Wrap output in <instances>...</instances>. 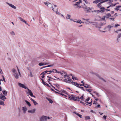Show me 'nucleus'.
<instances>
[{"label": "nucleus", "mask_w": 121, "mask_h": 121, "mask_svg": "<svg viewBox=\"0 0 121 121\" xmlns=\"http://www.w3.org/2000/svg\"><path fill=\"white\" fill-rule=\"evenodd\" d=\"M108 1H109V3H111L112 1V0H96L95 1H93V3H97L100 2L98 5V7H100L102 6L101 5L102 3Z\"/></svg>", "instance_id": "obj_1"}, {"label": "nucleus", "mask_w": 121, "mask_h": 121, "mask_svg": "<svg viewBox=\"0 0 121 121\" xmlns=\"http://www.w3.org/2000/svg\"><path fill=\"white\" fill-rule=\"evenodd\" d=\"M100 9V12H103L105 11L106 10L107 11H109L110 10V9H105V8L104 7H99Z\"/></svg>", "instance_id": "obj_2"}, {"label": "nucleus", "mask_w": 121, "mask_h": 121, "mask_svg": "<svg viewBox=\"0 0 121 121\" xmlns=\"http://www.w3.org/2000/svg\"><path fill=\"white\" fill-rule=\"evenodd\" d=\"M88 11V12H97V13H99L100 12L99 10H97V11H95L94 10L93 11V9L91 8H90L89 7V8Z\"/></svg>", "instance_id": "obj_3"}, {"label": "nucleus", "mask_w": 121, "mask_h": 121, "mask_svg": "<svg viewBox=\"0 0 121 121\" xmlns=\"http://www.w3.org/2000/svg\"><path fill=\"white\" fill-rule=\"evenodd\" d=\"M45 116H42L39 119V121H47Z\"/></svg>", "instance_id": "obj_4"}, {"label": "nucleus", "mask_w": 121, "mask_h": 121, "mask_svg": "<svg viewBox=\"0 0 121 121\" xmlns=\"http://www.w3.org/2000/svg\"><path fill=\"white\" fill-rule=\"evenodd\" d=\"M27 90L28 91H26V93L27 94H28L29 95H30L31 96H32L33 94V93L28 88Z\"/></svg>", "instance_id": "obj_5"}, {"label": "nucleus", "mask_w": 121, "mask_h": 121, "mask_svg": "<svg viewBox=\"0 0 121 121\" xmlns=\"http://www.w3.org/2000/svg\"><path fill=\"white\" fill-rule=\"evenodd\" d=\"M18 86L20 87H22L23 88H24L25 89H27V88L24 85L21 83H18Z\"/></svg>", "instance_id": "obj_6"}, {"label": "nucleus", "mask_w": 121, "mask_h": 121, "mask_svg": "<svg viewBox=\"0 0 121 121\" xmlns=\"http://www.w3.org/2000/svg\"><path fill=\"white\" fill-rule=\"evenodd\" d=\"M6 3L7 4L9 5L10 7H11L12 8L15 9H16V7L12 4H10L8 2H6Z\"/></svg>", "instance_id": "obj_7"}, {"label": "nucleus", "mask_w": 121, "mask_h": 121, "mask_svg": "<svg viewBox=\"0 0 121 121\" xmlns=\"http://www.w3.org/2000/svg\"><path fill=\"white\" fill-rule=\"evenodd\" d=\"M22 110L24 112V113H25L26 112V111L27 110V108L26 106L23 107L22 108Z\"/></svg>", "instance_id": "obj_8"}, {"label": "nucleus", "mask_w": 121, "mask_h": 121, "mask_svg": "<svg viewBox=\"0 0 121 121\" xmlns=\"http://www.w3.org/2000/svg\"><path fill=\"white\" fill-rule=\"evenodd\" d=\"M44 3L46 5H47L49 7H50L51 5H52V4L51 3H49V4H48V2H44Z\"/></svg>", "instance_id": "obj_9"}, {"label": "nucleus", "mask_w": 121, "mask_h": 121, "mask_svg": "<svg viewBox=\"0 0 121 121\" xmlns=\"http://www.w3.org/2000/svg\"><path fill=\"white\" fill-rule=\"evenodd\" d=\"M82 7V8H83L84 11H86V13H87L88 10V9L89 7H87V6H86V7Z\"/></svg>", "instance_id": "obj_10"}, {"label": "nucleus", "mask_w": 121, "mask_h": 121, "mask_svg": "<svg viewBox=\"0 0 121 121\" xmlns=\"http://www.w3.org/2000/svg\"><path fill=\"white\" fill-rule=\"evenodd\" d=\"M0 99L3 101H5L6 98L3 95L0 96Z\"/></svg>", "instance_id": "obj_11"}, {"label": "nucleus", "mask_w": 121, "mask_h": 121, "mask_svg": "<svg viewBox=\"0 0 121 121\" xmlns=\"http://www.w3.org/2000/svg\"><path fill=\"white\" fill-rule=\"evenodd\" d=\"M35 109H33L32 110H28V112L29 113H35Z\"/></svg>", "instance_id": "obj_12"}, {"label": "nucleus", "mask_w": 121, "mask_h": 121, "mask_svg": "<svg viewBox=\"0 0 121 121\" xmlns=\"http://www.w3.org/2000/svg\"><path fill=\"white\" fill-rule=\"evenodd\" d=\"M71 83H72L73 84H74L75 86L78 87V86H79L80 84H78L77 82H72Z\"/></svg>", "instance_id": "obj_13"}, {"label": "nucleus", "mask_w": 121, "mask_h": 121, "mask_svg": "<svg viewBox=\"0 0 121 121\" xmlns=\"http://www.w3.org/2000/svg\"><path fill=\"white\" fill-rule=\"evenodd\" d=\"M119 3H115V4H112V3L111 5H110L109 6L107 7V8H110V7H112L113 6H114L117 4H119Z\"/></svg>", "instance_id": "obj_14"}, {"label": "nucleus", "mask_w": 121, "mask_h": 121, "mask_svg": "<svg viewBox=\"0 0 121 121\" xmlns=\"http://www.w3.org/2000/svg\"><path fill=\"white\" fill-rule=\"evenodd\" d=\"M121 37V34L120 33L119 35L118 36L117 40L118 42L119 41Z\"/></svg>", "instance_id": "obj_15"}, {"label": "nucleus", "mask_w": 121, "mask_h": 121, "mask_svg": "<svg viewBox=\"0 0 121 121\" xmlns=\"http://www.w3.org/2000/svg\"><path fill=\"white\" fill-rule=\"evenodd\" d=\"M3 94L4 95V96H6L7 95V92L5 90L3 91H2Z\"/></svg>", "instance_id": "obj_16"}, {"label": "nucleus", "mask_w": 121, "mask_h": 121, "mask_svg": "<svg viewBox=\"0 0 121 121\" xmlns=\"http://www.w3.org/2000/svg\"><path fill=\"white\" fill-rule=\"evenodd\" d=\"M13 75L16 78L18 79V78L19 76L17 73H15V74H13Z\"/></svg>", "instance_id": "obj_17"}, {"label": "nucleus", "mask_w": 121, "mask_h": 121, "mask_svg": "<svg viewBox=\"0 0 121 121\" xmlns=\"http://www.w3.org/2000/svg\"><path fill=\"white\" fill-rule=\"evenodd\" d=\"M47 64H45L44 63H39V65L40 66H41L42 65H45Z\"/></svg>", "instance_id": "obj_18"}, {"label": "nucleus", "mask_w": 121, "mask_h": 121, "mask_svg": "<svg viewBox=\"0 0 121 121\" xmlns=\"http://www.w3.org/2000/svg\"><path fill=\"white\" fill-rule=\"evenodd\" d=\"M67 79H68V81L69 82L73 81L69 77V76L68 75L67 76Z\"/></svg>", "instance_id": "obj_19"}, {"label": "nucleus", "mask_w": 121, "mask_h": 121, "mask_svg": "<svg viewBox=\"0 0 121 121\" xmlns=\"http://www.w3.org/2000/svg\"><path fill=\"white\" fill-rule=\"evenodd\" d=\"M47 99L49 101L50 103L52 104L53 103L52 100L51 99L47 98Z\"/></svg>", "instance_id": "obj_20"}, {"label": "nucleus", "mask_w": 121, "mask_h": 121, "mask_svg": "<svg viewBox=\"0 0 121 121\" xmlns=\"http://www.w3.org/2000/svg\"><path fill=\"white\" fill-rule=\"evenodd\" d=\"M25 102H26V103L27 104V105L29 107H30L31 106V105L30 104V103L29 102L27 101L26 100H25Z\"/></svg>", "instance_id": "obj_21"}, {"label": "nucleus", "mask_w": 121, "mask_h": 121, "mask_svg": "<svg viewBox=\"0 0 121 121\" xmlns=\"http://www.w3.org/2000/svg\"><path fill=\"white\" fill-rule=\"evenodd\" d=\"M12 71L14 73L13 74H15V73H17V72L16 70L14 69H12Z\"/></svg>", "instance_id": "obj_22"}, {"label": "nucleus", "mask_w": 121, "mask_h": 121, "mask_svg": "<svg viewBox=\"0 0 121 121\" xmlns=\"http://www.w3.org/2000/svg\"><path fill=\"white\" fill-rule=\"evenodd\" d=\"M73 96L72 95H69L68 96V97L70 99H72Z\"/></svg>", "instance_id": "obj_23"}, {"label": "nucleus", "mask_w": 121, "mask_h": 121, "mask_svg": "<svg viewBox=\"0 0 121 121\" xmlns=\"http://www.w3.org/2000/svg\"><path fill=\"white\" fill-rule=\"evenodd\" d=\"M74 113H75L76 115H77V116H79L80 117V118L82 117V115H81L80 114L78 113H77V112H74Z\"/></svg>", "instance_id": "obj_24"}, {"label": "nucleus", "mask_w": 121, "mask_h": 121, "mask_svg": "<svg viewBox=\"0 0 121 121\" xmlns=\"http://www.w3.org/2000/svg\"><path fill=\"white\" fill-rule=\"evenodd\" d=\"M86 86H84V87L85 88H91V87L90 86V85H88L87 84H86Z\"/></svg>", "instance_id": "obj_25"}, {"label": "nucleus", "mask_w": 121, "mask_h": 121, "mask_svg": "<svg viewBox=\"0 0 121 121\" xmlns=\"http://www.w3.org/2000/svg\"><path fill=\"white\" fill-rule=\"evenodd\" d=\"M48 73V71H44L41 74H40V75H44L46 73Z\"/></svg>", "instance_id": "obj_26"}, {"label": "nucleus", "mask_w": 121, "mask_h": 121, "mask_svg": "<svg viewBox=\"0 0 121 121\" xmlns=\"http://www.w3.org/2000/svg\"><path fill=\"white\" fill-rule=\"evenodd\" d=\"M0 105L4 106V102L1 100H0Z\"/></svg>", "instance_id": "obj_27"}, {"label": "nucleus", "mask_w": 121, "mask_h": 121, "mask_svg": "<svg viewBox=\"0 0 121 121\" xmlns=\"http://www.w3.org/2000/svg\"><path fill=\"white\" fill-rule=\"evenodd\" d=\"M80 3V2H77L76 3V4H74V5L75 6H78V5Z\"/></svg>", "instance_id": "obj_28"}, {"label": "nucleus", "mask_w": 121, "mask_h": 121, "mask_svg": "<svg viewBox=\"0 0 121 121\" xmlns=\"http://www.w3.org/2000/svg\"><path fill=\"white\" fill-rule=\"evenodd\" d=\"M10 34L12 35H15V34L13 31H12L10 32Z\"/></svg>", "instance_id": "obj_29"}, {"label": "nucleus", "mask_w": 121, "mask_h": 121, "mask_svg": "<svg viewBox=\"0 0 121 121\" xmlns=\"http://www.w3.org/2000/svg\"><path fill=\"white\" fill-rule=\"evenodd\" d=\"M72 100L75 101H76L77 100V99L76 97L73 96Z\"/></svg>", "instance_id": "obj_30"}, {"label": "nucleus", "mask_w": 121, "mask_h": 121, "mask_svg": "<svg viewBox=\"0 0 121 121\" xmlns=\"http://www.w3.org/2000/svg\"><path fill=\"white\" fill-rule=\"evenodd\" d=\"M54 65H48L47 66H44V68H46V67H52Z\"/></svg>", "instance_id": "obj_31"}, {"label": "nucleus", "mask_w": 121, "mask_h": 121, "mask_svg": "<svg viewBox=\"0 0 121 121\" xmlns=\"http://www.w3.org/2000/svg\"><path fill=\"white\" fill-rule=\"evenodd\" d=\"M85 119L86 120L90 119V117L89 116H86L85 117Z\"/></svg>", "instance_id": "obj_32"}, {"label": "nucleus", "mask_w": 121, "mask_h": 121, "mask_svg": "<svg viewBox=\"0 0 121 121\" xmlns=\"http://www.w3.org/2000/svg\"><path fill=\"white\" fill-rule=\"evenodd\" d=\"M89 20V19H85V20L87 22H88L90 23H93V22H91L88 21Z\"/></svg>", "instance_id": "obj_33"}, {"label": "nucleus", "mask_w": 121, "mask_h": 121, "mask_svg": "<svg viewBox=\"0 0 121 121\" xmlns=\"http://www.w3.org/2000/svg\"><path fill=\"white\" fill-rule=\"evenodd\" d=\"M85 90L86 91H88L90 93L91 92V91H92V89H86Z\"/></svg>", "instance_id": "obj_34"}, {"label": "nucleus", "mask_w": 121, "mask_h": 121, "mask_svg": "<svg viewBox=\"0 0 121 121\" xmlns=\"http://www.w3.org/2000/svg\"><path fill=\"white\" fill-rule=\"evenodd\" d=\"M81 21V20H79V21H78L77 22H77L78 23H79L80 24L82 23H83V22H81L80 21Z\"/></svg>", "instance_id": "obj_35"}, {"label": "nucleus", "mask_w": 121, "mask_h": 121, "mask_svg": "<svg viewBox=\"0 0 121 121\" xmlns=\"http://www.w3.org/2000/svg\"><path fill=\"white\" fill-rule=\"evenodd\" d=\"M17 71H18V73H19V75L21 76V73L20 72V71L19 70V69H18V68L17 67Z\"/></svg>", "instance_id": "obj_36"}, {"label": "nucleus", "mask_w": 121, "mask_h": 121, "mask_svg": "<svg viewBox=\"0 0 121 121\" xmlns=\"http://www.w3.org/2000/svg\"><path fill=\"white\" fill-rule=\"evenodd\" d=\"M43 84L45 85L46 86L48 87H50V86L46 82L45 84Z\"/></svg>", "instance_id": "obj_37"}, {"label": "nucleus", "mask_w": 121, "mask_h": 121, "mask_svg": "<svg viewBox=\"0 0 121 121\" xmlns=\"http://www.w3.org/2000/svg\"><path fill=\"white\" fill-rule=\"evenodd\" d=\"M33 103L34 104L35 106L37 105L38 104L35 101Z\"/></svg>", "instance_id": "obj_38"}, {"label": "nucleus", "mask_w": 121, "mask_h": 121, "mask_svg": "<svg viewBox=\"0 0 121 121\" xmlns=\"http://www.w3.org/2000/svg\"><path fill=\"white\" fill-rule=\"evenodd\" d=\"M18 18L20 19L21 21H22V22H23V21L24 20L22 18L19 17H18Z\"/></svg>", "instance_id": "obj_39"}, {"label": "nucleus", "mask_w": 121, "mask_h": 121, "mask_svg": "<svg viewBox=\"0 0 121 121\" xmlns=\"http://www.w3.org/2000/svg\"><path fill=\"white\" fill-rule=\"evenodd\" d=\"M30 76L31 77H33V76L32 74V73L31 71H30Z\"/></svg>", "instance_id": "obj_40"}, {"label": "nucleus", "mask_w": 121, "mask_h": 121, "mask_svg": "<svg viewBox=\"0 0 121 121\" xmlns=\"http://www.w3.org/2000/svg\"><path fill=\"white\" fill-rule=\"evenodd\" d=\"M63 81L65 82L66 83H69V82H68V80H67V79H64V80Z\"/></svg>", "instance_id": "obj_41"}, {"label": "nucleus", "mask_w": 121, "mask_h": 121, "mask_svg": "<svg viewBox=\"0 0 121 121\" xmlns=\"http://www.w3.org/2000/svg\"><path fill=\"white\" fill-rule=\"evenodd\" d=\"M23 22H24V23H25L27 25L29 26V25L28 24V23L26 22L25 21V20H24L23 21Z\"/></svg>", "instance_id": "obj_42"}, {"label": "nucleus", "mask_w": 121, "mask_h": 121, "mask_svg": "<svg viewBox=\"0 0 121 121\" xmlns=\"http://www.w3.org/2000/svg\"><path fill=\"white\" fill-rule=\"evenodd\" d=\"M78 87L81 89H82V90H83V91H84V88L83 87H81V86H78Z\"/></svg>", "instance_id": "obj_43"}, {"label": "nucleus", "mask_w": 121, "mask_h": 121, "mask_svg": "<svg viewBox=\"0 0 121 121\" xmlns=\"http://www.w3.org/2000/svg\"><path fill=\"white\" fill-rule=\"evenodd\" d=\"M39 22L40 23H42L43 22V20H41L40 18L39 19Z\"/></svg>", "instance_id": "obj_44"}, {"label": "nucleus", "mask_w": 121, "mask_h": 121, "mask_svg": "<svg viewBox=\"0 0 121 121\" xmlns=\"http://www.w3.org/2000/svg\"><path fill=\"white\" fill-rule=\"evenodd\" d=\"M56 13L58 15H60L61 14V13L59 12H58L57 11H56Z\"/></svg>", "instance_id": "obj_45"}, {"label": "nucleus", "mask_w": 121, "mask_h": 121, "mask_svg": "<svg viewBox=\"0 0 121 121\" xmlns=\"http://www.w3.org/2000/svg\"><path fill=\"white\" fill-rule=\"evenodd\" d=\"M107 27L109 29V30H110V29L112 27L111 26V25H109L107 26Z\"/></svg>", "instance_id": "obj_46"}, {"label": "nucleus", "mask_w": 121, "mask_h": 121, "mask_svg": "<svg viewBox=\"0 0 121 121\" xmlns=\"http://www.w3.org/2000/svg\"><path fill=\"white\" fill-rule=\"evenodd\" d=\"M83 95L80 98V99H81V100H83V99H82L83 98Z\"/></svg>", "instance_id": "obj_47"}, {"label": "nucleus", "mask_w": 121, "mask_h": 121, "mask_svg": "<svg viewBox=\"0 0 121 121\" xmlns=\"http://www.w3.org/2000/svg\"><path fill=\"white\" fill-rule=\"evenodd\" d=\"M83 95L80 98V99H81V100H83V99H82L83 98Z\"/></svg>", "instance_id": "obj_48"}, {"label": "nucleus", "mask_w": 121, "mask_h": 121, "mask_svg": "<svg viewBox=\"0 0 121 121\" xmlns=\"http://www.w3.org/2000/svg\"><path fill=\"white\" fill-rule=\"evenodd\" d=\"M48 72H50V73H54V71L52 70H50V71H48Z\"/></svg>", "instance_id": "obj_49"}, {"label": "nucleus", "mask_w": 121, "mask_h": 121, "mask_svg": "<svg viewBox=\"0 0 121 121\" xmlns=\"http://www.w3.org/2000/svg\"><path fill=\"white\" fill-rule=\"evenodd\" d=\"M91 101L90 102H85L86 103H87L88 104H91L92 103V99H91Z\"/></svg>", "instance_id": "obj_50"}, {"label": "nucleus", "mask_w": 121, "mask_h": 121, "mask_svg": "<svg viewBox=\"0 0 121 121\" xmlns=\"http://www.w3.org/2000/svg\"><path fill=\"white\" fill-rule=\"evenodd\" d=\"M2 78H3V81H4V82H6V81H5V78H4V76L3 75V76H2Z\"/></svg>", "instance_id": "obj_51"}, {"label": "nucleus", "mask_w": 121, "mask_h": 121, "mask_svg": "<svg viewBox=\"0 0 121 121\" xmlns=\"http://www.w3.org/2000/svg\"><path fill=\"white\" fill-rule=\"evenodd\" d=\"M95 94L98 97H99L100 96L99 94L98 93H97Z\"/></svg>", "instance_id": "obj_52"}, {"label": "nucleus", "mask_w": 121, "mask_h": 121, "mask_svg": "<svg viewBox=\"0 0 121 121\" xmlns=\"http://www.w3.org/2000/svg\"><path fill=\"white\" fill-rule=\"evenodd\" d=\"M51 86L53 88H54L57 91H59L57 89H56L55 88V87H54L52 85H51Z\"/></svg>", "instance_id": "obj_53"}, {"label": "nucleus", "mask_w": 121, "mask_h": 121, "mask_svg": "<svg viewBox=\"0 0 121 121\" xmlns=\"http://www.w3.org/2000/svg\"><path fill=\"white\" fill-rule=\"evenodd\" d=\"M90 98V97H88L87 99L85 100L87 101H88L89 100Z\"/></svg>", "instance_id": "obj_54"}, {"label": "nucleus", "mask_w": 121, "mask_h": 121, "mask_svg": "<svg viewBox=\"0 0 121 121\" xmlns=\"http://www.w3.org/2000/svg\"><path fill=\"white\" fill-rule=\"evenodd\" d=\"M50 7H50V8H52V10L53 11H54V8H53V6H52V5H51L50 6Z\"/></svg>", "instance_id": "obj_55"}, {"label": "nucleus", "mask_w": 121, "mask_h": 121, "mask_svg": "<svg viewBox=\"0 0 121 121\" xmlns=\"http://www.w3.org/2000/svg\"><path fill=\"white\" fill-rule=\"evenodd\" d=\"M72 78L73 79V80H78V79H77V78L76 77H73Z\"/></svg>", "instance_id": "obj_56"}, {"label": "nucleus", "mask_w": 121, "mask_h": 121, "mask_svg": "<svg viewBox=\"0 0 121 121\" xmlns=\"http://www.w3.org/2000/svg\"><path fill=\"white\" fill-rule=\"evenodd\" d=\"M107 15L108 17H110L111 15V14L110 13H108L107 14Z\"/></svg>", "instance_id": "obj_57"}, {"label": "nucleus", "mask_w": 121, "mask_h": 121, "mask_svg": "<svg viewBox=\"0 0 121 121\" xmlns=\"http://www.w3.org/2000/svg\"><path fill=\"white\" fill-rule=\"evenodd\" d=\"M105 23H101L100 24V25L101 26H103V25H105Z\"/></svg>", "instance_id": "obj_58"}, {"label": "nucleus", "mask_w": 121, "mask_h": 121, "mask_svg": "<svg viewBox=\"0 0 121 121\" xmlns=\"http://www.w3.org/2000/svg\"><path fill=\"white\" fill-rule=\"evenodd\" d=\"M46 118V120L47 121V119H50V118L49 117H48L47 116H45Z\"/></svg>", "instance_id": "obj_59"}, {"label": "nucleus", "mask_w": 121, "mask_h": 121, "mask_svg": "<svg viewBox=\"0 0 121 121\" xmlns=\"http://www.w3.org/2000/svg\"><path fill=\"white\" fill-rule=\"evenodd\" d=\"M96 107L100 108V105L99 104L98 105L96 106Z\"/></svg>", "instance_id": "obj_60"}, {"label": "nucleus", "mask_w": 121, "mask_h": 121, "mask_svg": "<svg viewBox=\"0 0 121 121\" xmlns=\"http://www.w3.org/2000/svg\"><path fill=\"white\" fill-rule=\"evenodd\" d=\"M115 9L117 11H118L119 10V8L117 7Z\"/></svg>", "instance_id": "obj_61"}, {"label": "nucleus", "mask_w": 121, "mask_h": 121, "mask_svg": "<svg viewBox=\"0 0 121 121\" xmlns=\"http://www.w3.org/2000/svg\"><path fill=\"white\" fill-rule=\"evenodd\" d=\"M107 116H106L104 115L103 116V118L105 119H106V117Z\"/></svg>", "instance_id": "obj_62"}, {"label": "nucleus", "mask_w": 121, "mask_h": 121, "mask_svg": "<svg viewBox=\"0 0 121 121\" xmlns=\"http://www.w3.org/2000/svg\"><path fill=\"white\" fill-rule=\"evenodd\" d=\"M60 94V95H62L63 96H65V97H67V96L65 95H64V94H62V93H60V94Z\"/></svg>", "instance_id": "obj_63"}, {"label": "nucleus", "mask_w": 121, "mask_h": 121, "mask_svg": "<svg viewBox=\"0 0 121 121\" xmlns=\"http://www.w3.org/2000/svg\"><path fill=\"white\" fill-rule=\"evenodd\" d=\"M29 98H30V100L31 101H32L33 102L35 101V100H34L32 98H30V97H29Z\"/></svg>", "instance_id": "obj_64"}]
</instances>
